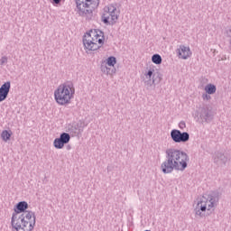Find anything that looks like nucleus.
<instances>
[{"instance_id": "f257e3e1", "label": "nucleus", "mask_w": 231, "mask_h": 231, "mask_svg": "<svg viewBox=\"0 0 231 231\" xmlns=\"http://www.w3.org/2000/svg\"><path fill=\"white\" fill-rule=\"evenodd\" d=\"M165 154L166 160L161 164L163 174H171L173 171L183 172L189 167L188 162L190 159L187 152L176 148H169L165 151Z\"/></svg>"}, {"instance_id": "f03ea898", "label": "nucleus", "mask_w": 231, "mask_h": 231, "mask_svg": "<svg viewBox=\"0 0 231 231\" xmlns=\"http://www.w3.org/2000/svg\"><path fill=\"white\" fill-rule=\"evenodd\" d=\"M74 97L75 86L71 81L60 84L54 91V99L59 106H68V104H71V99H73Z\"/></svg>"}, {"instance_id": "7ed1b4c3", "label": "nucleus", "mask_w": 231, "mask_h": 231, "mask_svg": "<svg viewBox=\"0 0 231 231\" xmlns=\"http://www.w3.org/2000/svg\"><path fill=\"white\" fill-rule=\"evenodd\" d=\"M76 4L75 12L79 17H86L87 21L93 19L95 8H98L100 0H74Z\"/></svg>"}, {"instance_id": "20e7f679", "label": "nucleus", "mask_w": 231, "mask_h": 231, "mask_svg": "<svg viewBox=\"0 0 231 231\" xmlns=\"http://www.w3.org/2000/svg\"><path fill=\"white\" fill-rule=\"evenodd\" d=\"M196 113L200 124H210V122L214 120V116H216V112H214L210 105H204L199 107Z\"/></svg>"}, {"instance_id": "39448f33", "label": "nucleus", "mask_w": 231, "mask_h": 231, "mask_svg": "<svg viewBox=\"0 0 231 231\" xmlns=\"http://www.w3.org/2000/svg\"><path fill=\"white\" fill-rule=\"evenodd\" d=\"M37 217H35V212L33 211H25L24 213H22L14 221V225H21V226H30V225H33L35 226Z\"/></svg>"}, {"instance_id": "423d86ee", "label": "nucleus", "mask_w": 231, "mask_h": 231, "mask_svg": "<svg viewBox=\"0 0 231 231\" xmlns=\"http://www.w3.org/2000/svg\"><path fill=\"white\" fill-rule=\"evenodd\" d=\"M171 138L175 143H187L190 140V134L172 129L171 131Z\"/></svg>"}, {"instance_id": "0eeeda50", "label": "nucleus", "mask_w": 231, "mask_h": 231, "mask_svg": "<svg viewBox=\"0 0 231 231\" xmlns=\"http://www.w3.org/2000/svg\"><path fill=\"white\" fill-rule=\"evenodd\" d=\"M145 77L147 79L146 81H144V84L146 86H156V84H160L162 82V74L155 72L154 69H150L146 73Z\"/></svg>"}, {"instance_id": "6e6552de", "label": "nucleus", "mask_w": 231, "mask_h": 231, "mask_svg": "<svg viewBox=\"0 0 231 231\" xmlns=\"http://www.w3.org/2000/svg\"><path fill=\"white\" fill-rule=\"evenodd\" d=\"M14 212L12 215L11 224H15V219L19 217V214H24L28 210V202L23 200L14 205Z\"/></svg>"}, {"instance_id": "1a4fd4ad", "label": "nucleus", "mask_w": 231, "mask_h": 231, "mask_svg": "<svg viewBox=\"0 0 231 231\" xmlns=\"http://www.w3.org/2000/svg\"><path fill=\"white\" fill-rule=\"evenodd\" d=\"M69 140H71V135L63 132L60 134V137L54 139L53 145L55 149H64V146L69 143Z\"/></svg>"}, {"instance_id": "9d476101", "label": "nucleus", "mask_w": 231, "mask_h": 231, "mask_svg": "<svg viewBox=\"0 0 231 231\" xmlns=\"http://www.w3.org/2000/svg\"><path fill=\"white\" fill-rule=\"evenodd\" d=\"M212 160H213V163L217 165V167H223L226 165V162L230 159L228 158V155H226V153L221 151H217L213 153Z\"/></svg>"}, {"instance_id": "9b49d317", "label": "nucleus", "mask_w": 231, "mask_h": 231, "mask_svg": "<svg viewBox=\"0 0 231 231\" xmlns=\"http://www.w3.org/2000/svg\"><path fill=\"white\" fill-rule=\"evenodd\" d=\"M219 196H221V193L218 190L210 191L208 195L207 201H209L208 212L210 211L211 208H214V207H217V203H219Z\"/></svg>"}, {"instance_id": "f8f14e48", "label": "nucleus", "mask_w": 231, "mask_h": 231, "mask_svg": "<svg viewBox=\"0 0 231 231\" xmlns=\"http://www.w3.org/2000/svg\"><path fill=\"white\" fill-rule=\"evenodd\" d=\"M67 133H69L70 136H78V138H80V136H82V133H84V129H82V123H73L72 125H69L67 126Z\"/></svg>"}, {"instance_id": "ddd939ff", "label": "nucleus", "mask_w": 231, "mask_h": 231, "mask_svg": "<svg viewBox=\"0 0 231 231\" xmlns=\"http://www.w3.org/2000/svg\"><path fill=\"white\" fill-rule=\"evenodd\" d=\"M95 39L92 40L88 39V36H83V44L86 50H89V51H97V50H100L101 46L98 43L94 42Z\"/></svg>"}, {"instance_id": "4468645a", "label": "nucleus", "mask_w": 231, "mask_h": 231, "mask_svg": "<svg viewBox=\"0 0 231 231\" xmlns=\"http://www.w3.org/2000/svg\"><path fill=\"white\" fill-rule=\"evenodd\" d=\"M176 53L179 59H182L183 60H187V59L192 55L190 47H187L185 45H180V48L176 50Z\"/></svg>"}, {"instance_id": "2eb2a0df", "label": "nucleus", "mask_w": 231, "mask_h": 231, "mask_svg": "<svg viewBox=\"0 0 231 231\" xmlns=\"http://www.w3.org/2000/svg\"><path fill=\"white\" fill-rule=\"evenodd\" d=\"M10 89H12V83L10 81L5 82L0 87V102H5V100L8 98Z\"/></svg>"}, {"instance_id": "dca6fc26", "label": "nucleus", "mask_w": 231, "mask_h": 231, "mask_svg": "<svg viewBox=\"0 0 231 231\" xmlns=\"http://www.w3.org/2000/svg\"><path fill=\"white\" fill-rule=\"evenodd\" d=\"M26 225H28V223L23 224V226H21L19 223L14 224V220L13 224H11L13 229L16 231H33V228H35V222L30 224L29 226H26Z\"/></svg>"}, {"instance_id": "f3484780", "label": "nucleus", "mask_w": 231, "mask_h": 231, "mask_svg": "<svg viewBox=\"0 0 231 231\" xmlns=\"http://www.w3.org/2000/svg\"><path fill=\"white\" fill-rule=\"evenodd\" d=\"M203 212H207V201L200 200L197 204L195 213L196 216H199V217H205V213Z\"/></svg>"}, {"instance_id": "a211bd4d", "label": "nucleus", "mask_w": 231, "mask_h": 231, "mask_svg": "<svg viewBox=\"0 0 231 231\" xmlns=\"http://www.w3.org/2000/svg\"><path fill=\"white\" fill-rule=\"evenodd\" d=\"M204 90L208 95H214V93L217 91V88L216 87V85L208 83V85H206Z\"/></svg>"}, {"instance_id": "6ab92c4d", "label": "nucleus", "mask_w": 231, "mask_h": 231, "mask_svg": "<svg viewBox=\"0 0 231 231\" xmlns=\"http://www.w3.org/2000/svg\"><path fill=\"white\" fill-rule=\"evenodd\" d=\"M12 134H14V133H12L11 130H3L1 134L3 142H8V140L12 138Z\"/></svg>"}, {"instance_id": "aec40b11", "label": "nucleus", "mask_w": 231, "mask_h": 231, "mask_svg": "<svg viewBox=\"0 0 231 231\" xmlns=\"http://www.w3.org/2000/svg\"><path fill=\"white\" fill-rule=\"evenodd\" d=\"M106 66H109L110 68H115V64H116V57L110 56L106 59V62H105Z\"/></svg>"}, {"instance_id": "412c9836", "label": "nucleus", "mask_w": 231, "mask_h": 231, "mask_svg": "<svg viewBox=\"0 0 231 231\" xmlns=\"http://www.w3.org/2000/svg\"><path fill=\"white\" fill-rule=\"evenodd\" d=\"M152 62H153V64H157V65L162 64V56L158 53L153 54L152 56Z\"/></svg>"}, {"instance_id": "4be33fe9", "label": "nucleus", "mask_w": 231, "mask_h": 231, "mask_svg": "<svg viewBox=\"0 0 231 231\" xmlns=\"http://www.w3.org/2000/svg\"><path fill=\"white\" fill-rule=\"evenodd\" d=\"M224 35L226 37L229 42V48L231 49V26L226 27Z\"/></svg>"}, {"instance_id": "5701e85b", "label": "nucleus", "mask_w": 231, "mask_h": 231, "mask_svg": "<svg viewBox=\"0 0 231 231\" xmlns=\"http://www.w3.org/2000/svg\"><path fill=\"white\" fill-rule=\"evenodd\" d=\"M109 16L111 17V26L116 24V21H118V14H116V13L115 12L110 14Z\"/></svg>"}, {"instance_id": "b1692460", "label": "nucleus", "mask_w": 231, "mask_h": 231, "mask_svg": "<svg viewBox=\"0 0 231 231\" xmlns=\"http://www.w3.org/2000/svg\"><path fill=\"white\" fill-rule=\"evenodd\" d=\"M109 15L106 16V14H103L101 16V21L102 23H104V24H106L107 26L110 24L111 25V22L109 21Z\"/></svg>"}, {"instance_id": "393cba45", "label": "nucleus", "mask_w": 231, "mask_h": 231, "mask_svg": "<svg viewBox=\"0 0 231 231\" xmlns=\"http://www.w3.org/2000/svg\"><path fill=\"white\" fill-rule=\"evenodd\" d=\"M106 75H115L116 73V69L115 67H108Z\"/></svg>"}, {"instance_id": "a878e982", "label": "nucleus", "mask_w": 231, "mask_h": 231, "mask_svg": "<svg viewBox=\"0 0 231 231\" xmlns=\"http://www.w3.org/2000/svg\"><path fill=\"white\" fill-rule=\"evenodd\" d=\"M108 67L107 64L102 63L101 64V71L102 73H105V75H107Z\"/></svg>"}, {"instance_id": "bb28decb", "label": "nucleus", "mask_w": 231, "mask_h": 231, "mask_svg": "<svg viewBox=\"0 0 231 231\" xmlns=\"http://www.w3.org/2000/svg\"><path fill=\"white\" fill-rule=\"evenodd\" d=\"M115 12H116V7L110 5L109 7H107V13L110 14H115Z\"/></svg>"}, {"instance_id": "cd10ccee", "label": "nucleus", "mask_w": 231, "mask_h": 231, "mask_svg": "<svg viewBox=\"0 0 231 231\" xmlns=\"http://www.w3.org/2000/svg\"><path fill=\"white\" fill-rule=\"evenodd\" d=\"M8 62V58L6 56H3L0 60L1 66L6 64Z\"/></svg>"}, {"instance_id": "c85d7f7f", "label": "nucleus", "mask_w": 231, "mask_h": 231, "mask_svg": "<svg viewBox=\"0 0 231 231\" xmlns=\"http://www.w3.org/2000/svg\"><path fill=\"white\" fill-rule=\"evenodd\" d=\"M211 94H208L207 92L202 94L203 100H210L212 97H210Z\"/></svg>"}, {"instance_id": "c756f323", "label": "nucleus", "mask_w": 231, "mask_h": 231, "mask_svg": "<svg viewBox=\"0 0 231 231\" xmlns=\"http://www.w3.org/2000/svg\"><path fill=\"white\" fill-rule=\"evenodd\" d=\"M62 0H51V3L53 5V6H59L60 5Z\"/></svg>"}, {"instance_id": "7c9ffc66", "label": "nucleus", "mask_w": 231, "mask_h": 231, "mask_svg": "<svg viewBox=\"0 0 231 231\" xmlns=\"http://www.w3.org/2000/svg\"><path fill=\"white\" fill-rule=\"evenodd\" d=\"M179 127H180V129H185L187 127L185 121H180L179 124Z\"/></svg>"}, {"instance_id": "2f4dec72", "label": "nucleus", "mask_w": 231, "mask_h": 231, "mask_svg": "<svg viewBox=\"0 0 231 231\" xmlns=\"http://www.w3.org/2000/svg\"><path fill=\"white\" fill-rule=\"evenodd\" d=\"M102 38H99L98 40H97V42H98V44H101V46L104 44V41H106V36L105 35H103V36H101Z\"/></svg>"}, {"instance_id": "473e14b6", "label": "nucleus", "mask_w": 231, "mask_h": 231, "mask_svg": "<svg viewBox=\"0 0 231 231\" xmlns=\"http://www.w3.org/2000/svg\"><path fill=\"white\" fill-rule=\"evenodd\" d=\"M94 32H93L94 37H96V39H98V37H100V34L98 33V29H94Z\"/></svg>"}, {"instance_id": "72a5a7b5", "label": "nucleus", "mask_w": 231, "mask_h": 231, "mask_svg": "<svg viewBox=\"0 0 231 231\" xmlns=\"http://www.w3.org/2000/svg\"><path fill=\"white\" fill-rule=\"evenodd\" d=\"M91 33H96V32L94 31V29H91V30H89L88 32H87L88 37H92Z\"/></svg>"}, {"instance_id": "f704fd0d", "label": "nucleus", "mask_w": 231, "mask_h": 231, "mask_svg": "<svg viewBox=\"0 0 231 231\" xmlns=\"http://www.w3.org/2000/svg\"><path fill=\"white\" fill-rule=\"evenodd\" d=\"M97 33L100 35V37H102L104 35L103 31L97 29Z\"/></svg>"}, {"instance_id": "c9c22d12", "label": "nucleus", "mask_w": 231, "mask_h": 231, "mask_svg": "<svg viewBox=\"0 0 231 231\" xmlns=\"http://www.w3.org/2000/svg\"><path fill=\"white\" fill-rule=\"evenodd\" d=\"M66 149H67V151H70L71 145L68 144V145L66 146Z\"/></svg>"}, {"instance_id": "e433bc0d", "label": "nucleus", "mask_w": 231, "mask_h": 231, "mask_svg": "<svg viewBox=\"0 0 231 231\" xmlns=\"http://www.w3.org/2000/svg\"><path fill=\"white\" fill-rule=\"evenodd\" d=\"M92 36H94V33H91Z\"/></svg>"}]
</instances>
